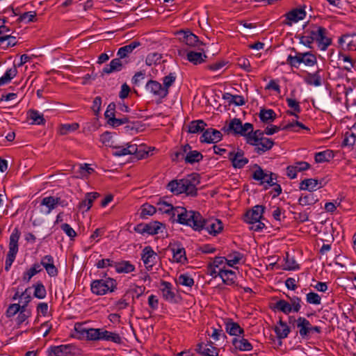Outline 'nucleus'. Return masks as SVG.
Returning <instances> with one entry per match:
<instances>
[{"label": "nucleus", "instance_id": "f257e3e1", "mask_svg": "<svg viewBox=\"0 0 356 356\" xmlns=\"http://www.w3.org/2000/svg\"><path fill=\"white\" fill-rule=\"evenodd\" d=\"M74 330L77 333V337L79 339H86L90 341L104 340L112 341L118 344H121L122 340L119 334L109 332L100 328H86L82 324L76 323Z\"/></svg>", "mask_w": 356, "mask_h": 356}, {"label": "nucleus", "instance_id": "f03ea898", "mask_svg": "<svg viewBox=\"0 0 356 356\" xmlns=\"http://www.w3.org/2000/svg\"><path fill=\"white\" fill-rule=\"evenodd\" d=\"M177 221L179 223L191 226L193 229L201 230L202 215L197 211H187L184 207H178L176 209Z\"/></svg>", "mask_w": 356, "mask_h": 356}, {"label": "nucleus", "instance_id": "7ed1b4c3", "mask_svg": "<svg viewBox=\"0 0 356 356\" xmlns=\"http://www.w3.org/2000/svg\"><path fill=\"white\" fill-rule=\"evenodd\" d=\"M293 49L296 52V55H289L286 60L287 63L291 67H298L301 63L307 66H313L316 63V57L313 54L297 52L294 49Z\"/></svg>", "mask_w": 356, "mask_h": 356}, {"label": "nucleus", "instance_id": "20e7f679", "mask_svg": "<svg viewBox=\"0 0 356 356\" xmlns=\"http://www.w3.org/2000/svg\"><path fill=\"white\" fill-rule=\"evenodd\" d=\"M117 283L114 279L96 280L90 284L91 291L94 294L102 296L107 292H113L116 289Z\"/></svg>", "mask_w": 356, "mask_h": 356}, {"label": "nucleus", "instance_id": "39448f33", "mask_svg": "<svg viewBox=\"0 0 356 356\" xmlns=\"http://www.w3.org/2000/svg\"><path fill=\"white\" fill-rule=\"evenodd\" d=\"M222 129L228 134L232 133L234 135H240L245 137L248 131L252 132L253 125L249 122L243 124L240 119L234 118L230 120L228 127H225Z\"/></svg>", "mask_w": 356, "mask_h": 356}, {"label": "nucleus", "instance_id": "423d86ee", "mask_svg": "<svg viewBox=\"0 0 356 356\" xmlns=\"http://www.w3.org/2000/svg\"><path fill=\"white\" fill-rule=\"evenodd\" d=\"M289 323L293 327L298 328L297 333L299 334L302 339H309L311 334V328H309L310 322L307 318L301 316L298 318H295L294 316H289Z\"/></svg>", "mask_w": 356, "mask_h": 356}, {"label": "nucleus", "instance_id": "0eeeda50", "mask_svg": "<svg viewBox=\"0 0 356 356\" xmlns=\"http://www.w3.org/2000/svg\"><path fill=\"white\" fill-rule=\"evenodd\" d=\"M165 229L164 224L159 221H152L149 223H140L134 227V229L137 233L145 235H156Z\"/></svg>", "mask_w": 356, "mask_h": 356}, {"label": "nucleus", "instance_id": "6e6552de", "mask_svg": "<svg viewBox=\"0 0 356 356\" xmlns=\"http://www.w3.org/2000/svg\"><path fill=\"white\" fill-rule=\"evenodd\" d=\"M326 29L322 26H314L312 30L306 31L305 33L310 34L314 41L318 42L321 49L325 50L331 44L332 40L326 36Z\"/></svg>", "mask_w": 356, "mask_h": 356}, {"label": "nucleus", "instance_id": "1a4fd4ad", "mask_svg": "<svg viewBox=\"0 0 356 356\" xmlns=\"http://www.w3.org/2000/svg\"><path fill=\"white\" fill-rule=\"evenodd\" d=\"M305 17L306 12L305 7L296 8L287 12L283 15V17H284L285 19L282 21V24L288 26H291L293 24L298 22L299 21L303 19Z\"/></svg>", "mask_w": 356, "mask_h": 356}, {"label": "nucleus", "instance_id": "9d476101", "mask_svg": "<svg viewBox=\"0 0 356 356\" xmlns=\"http://www.w3.org/2000/svg\"><path fill=\"white\" fill-rule=\"evenodd\" d=\"M201 229H206L210 234L216 236L222 232L223 229L222 222L216 218L205 220L202 217Z\"/></svg>", "mask_w": 356, "mask_h": 356}, {"label": "nucleus", "instance_id": "9b49d317", "mask_svg": "<svg viewBox=\"0 0 356 356\" xmlns=\"http://www.w3.org/2000/svg\"><path fill=\"white\" fill-rule=\"evenodd\" d=\"M254 168H255V170L252 173V179L259 181L260 185H263L264 183H266L268 186H266L264 187L265 189H267L268 186H273L275 185L276 181H274L270 177H268V172H264L260 165L254 164Z\"/></svg>", "mask_w": 356, "mask_h": 356}, {"label": "nucleus", "instance_id": "f8f14e48", "mask_svg": "<svg viewBox=\"0 0 356 356\" xmlns=\"http://www.w3.org/2000/svg\"><path fill=\"white\" fill-rule=\"evenodd\" d=\"M145 88L147 90H149L154 96L159 97L160 99L166 97L169 93V90L165 89L159 82L154 80H149Z\"/></svg>", "mask_w": 356, "mask_h": 356}, {"label": "nucleus", "instance_id": "ddd939ff", "mask_svg": "<svg viewBox=\"0 0 356 356\" xmlns=\"http://www.w3.org/2000/svg\"><path fill=\"white\" fill-rule=\"evenodd\" d=\"M265 207L262 205H256L251 210L245 213L244 220L248 224H254L263 217Z\"/></svg>", "mask_w": 356, "mask_h": 356}, {"label": "nucleus", "instance_id": "4468645a", "mask_svg": "<svg viewBox=\"0 0 356 356\" xmlns=\"http://www.w3.org/2000/svg\"><path fill=\"white\" fill-rule=\"evenodd\" d=\"M74 348L70 344L51 346L47 350L48 356H67L72 353Z\"/></svg>", "mask_w": 356, "mask_h": 356}, {"label": "nucleus", "instance_id": "2eb2a0df", "mask_svg": "<svg viewBox=\"0 0 356 356\" xmlns=\"http://www.w3.org/2000/svg\"><path fill=\"white\" fill-rule=\"evenodd\" d=\"M222 134L218 130L209 128L204 131L201 138V143H216L221 140Z\"/></svg>", "mask_w": 356, "mask_h": 356}, {"label": "nucleus", "instance_id": "dca6fc26", "mask_svg": "<svg viewBox=\"0 0 356 356\" xmlns=\"http://www.w3.org/2000/svg\"><path fill=\"white\" fill-rule=\"evenodd\" d=\"M244 152L241 149H238L236 152H230L228 154V159L232 161V166L234 168H242L249 161L243 156Z\"/></svg>", "mask_w": 356, "mask_h": 356}, {"label": "nucleus", "instance_id": "f3484780", "mask_svg": "<svg viewBox=\"0 0 356 356\" xmlns=\"http://www.w3.org/2000/svg\"><path fill=\"white\" fill-rule=\"evenodd\" d=\"M157 254L153 250L152 247L146 246L143 250L141 259L148 270H152L155 264Z\"/></svg>", "mask_w": 356, "mask_h": 356}, {"label": "nucleus", "instance_id": "a211bd4d", "mask_svg": "<svg viewBox=\"0 0 356 356\" xmlns=\"http://www.w3.org/2000/svg\"><path fill=\"white\" fill-rule=\"evenodd\" d=\"M210 341L209 344H204L201 342L196 345L195 350L201 356H218L219 349L211 345Z\"/></svg>", "mask_w": 356, "mask_h": 356}, {"label": "nucleus", "instance_id": "6ab92c4d", "mask_svg": "<svg viewBox=\"0 0 356 356\" xmlns=\"http://www.w3.org/2000/svg\"><path fill=\"white\" fill-rule=\"evenodd\" d=\"M179 40L189 47H196L200 43L197 35L189 31H180L177 33Z\"/></svg>", "mask_w": 356, "mask_h": 356}, {"label": "nucleus", "instance_id": "aec40b11", "mask_svg": "<svg viewBox=\"0 0 356 356\" xmlns=\"http://www.w3.org/2000/svg\"><path fill=\"white\" fill-rule=\"evenodd\" d=\"M169 247L172 252L175 261L182 264L187 262L188 259L186 255V250L179 243L172 245H170Z\"/></svg>", "mask_w": 356, "mask_h": 356}, {"label": "nucleus", "instance_id": "412c9836", "mask_svg": "<svg viewBox=\"0 0 356 356\" xmlns=\"http://www.w3.org/2000/svg\"><path fill=\"white\" fill-rule=\"evenodd\" d=\"M19 237L20 232L17 228H15L10 236L9 250L8 252L11 257H13V255L16 256L18 252V241Z\"/></svg>", "mask_w": 356, "mask_h": 356}, {"label": "nucleus", "instance_id": "4be33fe9", "mask_svg": "<svg viewBox=\"0 0 356 356\" xmlns=\"http://www.w3.org/2000/svg\"><path fill=\"white\" fill-rule=\"evenodd\" d=\"M232 343L234 348L240 351H250L253 348L252 345L243 337H234Z\"/></svg>", "mask_w": 356, "mask_h": 356}, {"label": "nucleus", "instance_id": "5701e85b", "mask_svg": "<svg viewBox=\"0 0 356 356\" xmlns=\"http://www.w3.org/2000/svg\"><path fill=\"white\" fill-rule=\"evenodd\" d=\"M99 196V193L97 192L87 193L84 200L79 203V208L80 209H85V211H88L91 208L93 202Z\"/></svg>", "mask_w": 356, "mask_h": 356}, {"label": "nucleus", "instance_id": "b1692460", "mask_svg": "<svg viewBox=\"0 0 356 356\" xmlns=\"http://www.w3.org/2000/svg\"><path fill=\"white\" fill-rule=\"evenodd\" d=\"M218 275L225 284L229 286L234 284L236 278V275L234 271L232 270L220 269Z\"/></svg>", "mask_w": 356, "mask_h": 356}, {"label": "nucleus", "instance_id": "393cba45", "mask_svg": "<svg viewBox=\"0 0 356 356\" xmlns=\"http://www.w3.org/2000/svg\"><path fill=\"white\" fill-rule=\"evenodd\" d=\"M225 325L226 331L230 335L239 337L241 334H243L244 333V330L241 327L238 323L234 322L232 319H227Z\"/></svg>", "mask_w": 356, "mask_h": 356}, {"label": "nucleus", "instance_id": "a878e982", "mask_svg": "<svg viewBox=\"0 0 356 356\" xmlns=\"http://www.w3.org/2000/svg\"><path fill=\"white\" fill-rule=\"evenodd\" d=\"M277 324L278 325L275 326L274 328V331L276 333L277 339H283L286 338L291 332L290 327L281 318Z\"/></svg>", "mask_w": 356, "mask_h": 356}, {"label": "nucleus", "instance_id": "bb28decb", "mask_svg": "<svg viewBox=\"0 0 356 356\" xmlns=\"http://www.w3.org/2000/svg\"><path fill=\"white\" fill-rule=\"evenodd\" d=\"M341 44H346L350 51H356V34L349 33L343 35L339 40Z\"/></svg>", "mask_w": 356, "mask_h": 356}, {"label": "nucleus", "instance_id": "cd10ccee", "mask_svg": "<svg viewBox=\"0 0 356 356\" xmlns=\"http://www.w3.org/2000/svg\"><path fill=\"white\" fill-rule=\"evenodd\" d=\"M264 134H266L264 131H261L259 129H257L256 131L253 130L252 132L248 131L247 135L245 136L247 143L251 145H257L258 142L264 138Z\"/></svg>", "mask_w": 356, "mask_h": 356}, {"label": "nucleus", "instance_id": "c85d7f7f", "mask_svg": "<svg viewBox=\"0 0 356 356\" xmlns=\"http://www.w3.org/2000/svg\"><path fill=\"white\" fill-rule=\"evenodd\" d=\"M184 183H186L184 179H174L168 184L167 188L172 193L179 195L184 193Z\"/></svg>", "mask_w": 356, "mask_h": 356}, {"label": "nucleus", "instance_id": "c756f323", "mask_svg": "<svg viewBox=\"0 0 356 356\" xmlns=\"http://www.w3.org/2000/svg\"><path fill=\"white\" fill-rule=\"evenodd\" d=\"M140 44L141 43L139 41L134 40L130 44L120 47L118 51L117 55L120 58H124L136 48L140 46Z\"/></svg>", "mask_w": 356, "mask_h": 356}, {"label": "nucleus", "instance_id": "7c9ffc66", "mask_svg": "<svg viewBox=\"0 0 356 356\" xmlns=\"http://www.w3.org/2000/svg\"><path fill=\"white\" fill-rule=\"evenodd\" d=\"M186 152L184 161L186 163L193 164L203 159V155L197 150H193L190 145L189 149H187Z\"/></svg>", "mask_w": 356, "mask_h": 356}, {"label": "nucleus", "instance_id": "2f4dec72", "mask_svg": "<svg viewBox=\"0 0 356 356\" xmlns=\"http://www.w3.org/2000/svg\"><path fill=\"white\" fill-rule=\"evenodd\" d=\"M122 58H118L113 59L108 65H106V67L103 69V73L105 74H111L113 72H119L122 70L123 67L122 62L121 61Z\"/></svg>", "mask_w": 356, "mask_h": 356}, {"label": "nucleus", "instance_id": "473e14b6", "mask_svg": "<svg viewBox=\"0 0 356 356\" xmlns=\"http://www.w3.org/2000/svg\"><path fill=\"white\" fill-rule=\"evenodd\" d=\"M274 145L273 140L264 138L258 142V145H255L254 152L259 154H261L265 152L270 149Z\"/></svg>", "mask_w": 356, "mask_h": 356}, {"label": "nucleus", "instance_id": "72a5a7b5", "mask_svg": "<svg viewBox=\"0 0 356 356\" xmlns=\"http://www.w3.org/2000/svg\"><path fill=\"white\" fill-rule=\"evenodd\" d=\"M113 267H115L116 272L118 273H129L135 270V266L129 261L115 262Z\"/></svg>", "mask_w": 356, "mask_h": 356}, {"label": "nucleus", "instance_id": "f704fd0d", "mask_svg": "<svg viewBox=\"0 0 356 356\" xmlns=\"http://www.w3.org/2000/svg\"><path fill=\"white\" fill-rule=\"evenodd\" d=\"M28 118L32 120V124L44 125L46 123V120L44 118V115L40 113L38 111L34 109H30L28 113Z\"/></svg>", "mask_w": 356, "mask_h": 356}, {"label": "nucleus", "instance_id": "c9c22d12", "mask_svg": "<svg viewBox=\"0 0 356 356\" xmlns=\"http://www.w3.org/2000/svg\"><path fill=\"white\" fill-rule=\"evenodd\" d=\"M161 285L163 286L161 289L163 298L170 302H172L175 300V294L172 291L171 283L166 281H161Z\"/></svg>", "mask_w": 356, "mask_h": 356}, {"label": "nucleus", "instance_id": "e433bc0d", "mask_svg": "<svg viewBox=\"0 0 356 356\" xmlns=\"http://www.w3.org/2000/svg\"><path fill=\"white\" fill-rule=\"evenodd\" d=\"M187 60L194 65H199L204 63L207 58V55L201 52L190 51L186 54Z\"/></svg>", "mask_w": 356, "mask_h": 356}, {"label": "nucleus", "instance_id": "4c0bfd02", "mask_svg": "<svg viewBox=\"0 0 356 356\" xmlns=\"http://www.w3.org/2000/svg\"><path fill=\"white\" fill-rule=\"evenodd\" d=\"M187 149H189V144L181 145L175 150L171 156L172 161L178 162L183 160L185 161Z\"/></svg>", "mask_w": 356, "mask_h": 356}, {"label": "nucleus", "instance_id": "58836bf2", "mask_svg": "<svg viewBox=\"0 0 356 356\" xmlns=\"http://www.w3.org/2000/svg\"><path fill=\"white\" fill-rule=\"evenodd\" d=\"M207 124L202 120H193L188 124V131L191 134H197L204 130Z\"/></svg>", "mask_w": 356, "mask_h": 356}, {"label": "nucleus", "instance_id": "ea45409f", "mask_svg": "<svg viewBox=\"0 0 356 356\" xmlns=\"http://www.w3.org/2000/svg\"><path fill=\"white\" fill-rule=\"evenodd\" d=\"M273 309L275 310L282 312L285 314H289V313L293 312L291 305L289 302L282 299L277 301L274 304Z\"/></svg>", "mask_w": 356, "mask_h": 356}, {"label": "nucleus", "instance_id": "a19ab883", "mask_svg": "<svg viewBox=\"0 0 356 356\" xmlns=\"http://www.w3.org/2000/svg\"><path fill=\"white\" fill-rule=\"evenodd\" d=\"M318 185V180L316 179H305L300 184V190H307L310 192L316 191Z\"/></svg>", "mask_w": 356, "mask_h": 356}, {"label": "nucleus", "instance_id": "79ce46f5", "mask_svg": "<svg viewBox=\"0 0 356 356\" xmlns=\"http://www.w3.org/2000/svg\"><path fill=\"white\" fill-rule=\"evenodd\" d=\"M320 70H317L314 73H308L305 78V81L307 84L310 86H319L321 85V76L320 75Z\"/></svg>", "mask_w": 356, "mask_h": 356}, {"label": "nucleus", "instance_id": "37998d69", "mask_svg": "<svg viewBox=\"0 0 356 356\" xmlns=\"http://www.w3.org/2000/svg\"><path fill=\"white\" fill-rule=\"evenodd\" d=\"M288 106L292 108L293 111H287L286 113L289 115L294 116L296 118H298L297 113H300L301 112V108L298 102L296 99L287 97L286 99Z\"/></svg>", "mask_w": 356, "mask_h": 356}, {"label": "nucleus", "instance_id": "c03bdc74", "mask_svg": "<svg viewBox=\"0 0 356 356\" xmlns=\"http://www.w3.org/2000/svg\"><path fill=\"white\" fill-rule=\"evenodd\" d=\"M259 118L263 122L268 123L276 118V114L272 109L262 108L259 112Z\"/></svg>", "mask_w": 356, "mask_h": 356}, {"label": "nucleus", "instance_id": "a18cd8bd", "mask_svg": "<svg viewBox=\"0 0 356 356\" xmlns=\"http://www.w3.org/2000/svg\"><path fill=\"white\" fill-rule=\"evenodd\" d=\"M284 259L285 261L284 267L283 268L284 270H295L300 268V266L296 263L294 257L290 256V254L288 252H286V256Z\"/></svg>", "mask_w": 356, "mask_h": 356}, {"label": "nucleus", "instance_id": "49530a36", "mask_svg": "<svg viewBox=\"0 0 356 356\" xmlns=\"http://www.w3.org/2000/svg\"><path fill=\"white\" fill-rule=\"evenodd\" d=\"M158 209L159 211L175 216L176 214L177 207H174L171 204H168L164 201H160L158 202Z\"/></svg>", "mask_w": 356, "mask_h": 356}, {"label": "nucleus", "instance_id": "de8ad7c7", "mask_svg": "<svg viewBox=\"0 0 356 356\" xmlns=\"http://www.w3.org/2000/svg\"><path fill=\"white\" fill-rule=\"evenodd\" d=\"M333 158L332 152L330 150H326L319 152L315 154L314 159L316 163H321L329 161Z\"/></svg>", "mask_w": 356, "mask_h": 356}, {"label": "nucleus", "instance_id": "09e8293b", "mask_svg": "<svg viewBox=\"0 0 356 356\" xmlns=\"http://www.w3.org/2000/svg\"><path fill=\"white\" fill-rule=\"evenodd\" d=\"M36 13L34 11L25 12L21 14L17 19L16 22L20 24L22 22L29 23L36 21Z\"/></svg>", "mask_w": 356, "mask_h": 356}, {"label": "nucleus", "instance_id": "8fccbe9b", "mask_svg": "<svg viewBox=\"0 0 356 356\" xmlns=\"http://www.w3.org/2000/svg\"><path fill=\"white\" fill-rule=\"evenodd\" d=\"M243 257V254L237 251H234L228 254V259H226V263L229 266L234 267V265L240 262Z\"/></svg>", "mask_w": 356, "mask_h": 356}, {"label": "nucleus", "instance_id": "3c124183", "mask_svg": "<svg viewBox=\"0 0 356 356\" xmlns=\"http://www.w3.org/2000/svg\"><path fill=\"white\" fill-rule=\"evenodd\" d=\"M17 74V70L15 66L8 69L4 75L0 78V85H3L8 83L12 79H13Z\"/></svg>", "mask_w": 356, "mask_h": 356}, {"label": "nucleus", "instance_id": "603ef678", "mask_svg": "<svg viewBox=\"0 0 356 356\" xmlns=\"http://www.w3.org/2000/svg\"><path fill=\"white\" fill-rule=\"evenodd\" d=\"M339 60H342L346 63L343 68L347 72H351V70L355 67V60L348 55L339 54Z\"/></svg>", "mask_w": 356, "mask_h": 356}, {"label": "nucleus", "instance_id": "864d4df0", "mask_svg": "<svg viewBox=\"0 0 356 356\" xmlns=\"http://www.w3.org/2000/svg\"><path fill=\"white\" fill-rule=\"evenodd\" d=\"M156 212V207L149 204L145 203L141 207L140 217L141 218H146L147 216H153Z\"/></svg>", "mask_w": 356, "mask_h": 356}, {"label": "nucleus", "instance_id": "5fc2aeb1", "mask_svg": "<svg viewBox=\"0 0 356 356\" xmlns=\"http://www.w3.org/2000/svg\"><path fill=\"white\" fill-rule=\"evenodd\" d=\"M318 201L315 196L312 194L302 195L298 199V203L301 206H307L314 204Z\"/></svg>", "mask_w": 356, "mask_h": 356}, {"label": "nucleus", "instance_id": "6e6d98bb", "mask_svg": "<svg viewBox=\"0 0 356 356\" xmlns=\"http://www.w3.org/2000/svg\"><path fill=\"white\" fill-rule=\"evenodd\" d=\"M34 293L33 296L38 299H43L46 297L47 291L44 286L41 282H37L34 285Z\"/></svg>", "mask_w": 356, "mask_h": 356}, {"label": "nucleus", "instance_id": "4d7b16f0", "mask_svg": "<svg viewBox=\"0 0 356 356\" xmlns=\"http://www.w3.org/2000/svg\"><path fill=\"white\" fill-rule=\"evenodd\" d=\"M41 205L47 207L48 209L47 213H49L53 209H54L56 207L55 203V197L49 196L44 197L41 201Z\"/></svg>", "mask_w": 356, "mask_h": 356}, {"label": "nucleus", "instance_id": "13d9d810", "mask_svg": "<svg viewBox=\"0 0 356 356\" xmlns=\"http://www.w3.org/2000/svg\"><path fill=\"white\" fill-rule=\"evenodd\" d=\"M186 183H184V193L187 195L195 197L197 195V189L196 186L191 184L190 181L185 180Z\"/></svg>", "mask_w": 356, "mask_h": 356}, {"label": "nucleus", "instance_id": "bf43d9fd", "mask_svg": "<svg viewBox=\"0 0 356 356\" xmlns=\"http://www.w3.org/2000/svg\"><path fill=\"white\" fill-rule=\"evenodd\" d=\"M79 128V124L76 122L72 124H65L61 126L60 129V134L61 135H66L69 132L77 130Z\"/></svg>", "mask_w": 356, "mask_h": 356}, {"label": "nucleus", "instance_id": "052dcab7", "mask_svg": "<svg viewBox=\"0 0 356 356\" xmlns=\"http://www.w3.org/2000/svg\"><path fill=\"white\" fill-rule=\"evenodd\" d=\"M178 282L180 284L191 287L194 284V280L187 274H181L178 277Z\"/></svg>", "mask_w": 356, "mask_h": 356}, {"label": "nucleus", "instance_id": "680f3d73", "mask_svg": "<svg viewBox=\"0 0 356 356\" xmlns=\"http://www.w3.org/2000/svg\"><path fill=\"white\" fill-rule=\"evenodd\" d=\"M306 300L309 304L320 305L321 298L318 293L309 292L306 296Z\"/></svg>", "mask_w": 356, "mask_h": 356}, {"label": "nucleus", "instance_id": "e2e57ef3", "mask_svg": "<svg viewBox=\"0 0 356 356\" xmlns=\"http://www.w3.org/2000/svg\"><path fill=\"white\" fill-rule=\"evenodd\" d=\"M176 79V76L174 73H170L168 75L163 78V86L167 90H169V88L172 86Z\"/></svg>", "mask_w": 356, "mask_h": 356}, {"label": "nucleus", "instance_id": "0e129e2a", "mask_svg": "<svg viewBox=\"0 0 356 356\" xmlns=\"http://www.w3.org/2000/svg\"><path fill=\"white\" fill-rule=\"evenodd\" d=\"M288 298H289L290 300V304L291 305V307H292V311L293 312H298L301 308V298L298 297V296H293V297H289L288 296Z\"/></svg>", "mask_w": 356, "mask_h": 356}, {"label": "nucleus", "instance_id": "69168bd1", "mask_svg": "<svg viewBox=\"0 0 356 356\" xmlns=\"http://www.w3.org/2000/svg\"><path fill=\"white\" fill-rule=\"evenodd\" d=\"M112 135L109 132H104L100 136V141L106 146L113 147V141Z\"/></svg>", "mask_w": 356, "mask_h": 356}, {"label": "nucleus", "instance_id": "338daca9", "mask_svg": "<svg viewBox=\"0 0 356 356\" xmlns=\"http://www.w3.org/2000/svg\"><path fill=\"white\" fill-rule=\"evenodd\" d=\"M356 143V136L355 134L351 133H346L345 137L343 138L342 145L343 146H353Z\"/></svg>", "mask_w": 356, "mask_h": 356}, {"label": "nucleus", "instance_id": "774afa93", "mask_svg": "<svg viewBox=\"0 0 356 356\" xmlns=\"http://www.w3.org/2000/svg\"><path fill=\"white\" fill-rule=\"evenodd\" d=\"M61 229L70 238L71 240H73L76 236V233L74 230L73 228L67 223H63L60 226Z\"/></svg>", "mask_w": 356, "mask_h": 356}]
</instances>
